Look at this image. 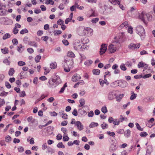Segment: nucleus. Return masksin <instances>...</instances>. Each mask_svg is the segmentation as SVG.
<instances>
[{
    "mask_svg": "<svg viewBox=\"0 0 155 155\" xmlns=\"http://www.w3.org/2000/svg\"><path fill=\"white\" fill-rule=\"evenodd\" d=\"M11 36L9 33H6L3 35L2 37V39L4 40H5L10 38Z\"/></svg>",
    "mask_w": 155,
    "mask_h": 155,
    "instance_id": "393cba45",
    "label": "nucleus"
},
{
    "mask_svg": "<svg viewBox=\"0 0 155 155\" xmlns=\"http://www.w3.org/2000/svg\"><path fill=\"white\" fill-rule=\"evenodd\" d=\"M61 130L64 133L63 135H68L67 134V129L64 127H62L61 128Z\"/></svg>",
    "mask_w": 155,
    "mask_h": 155,
    "instance_id": "f704fd0d",
    "label": "nucleus"
},
{
    "mask_svg": "<svg viewBox=\"0 0 155 155\" xmlns=\"http://www.w3.org/2000/svg\"><path fill=\"white\" fill-rule=\"evenodd\" d=\"M27 120L28 122L33 123L35 121V119H33L32 117L30 116L27 118Z\"/></svg>",
    "mask_w": 155,
    "mask_h": 155,
    "instance_id": "e433bc0d",
    "label": "nucleus"
},
{
    "mask_svg": "<svg viewBox=\"0 0 155 155\" xmlns=\"http://www.w3.org/2000/svg\"><path fill=\"white\" fill-rule=\"evenodd\" d=\"M28 45L31 46L37 47L38 46L37 43L35 41H30L28 42Z\"/></svg>",
    "mask_w": 155,
    "mask_h": 155,
    "instance_id": "a878e982",
    "label": "nucleus"
},
{
    "mask_svg": "<svg viewBox=\"0 0 155 155\" xmlns=\"http://www.w3.org/2000/svg\"><path fill=\"white\" fill-rule=\"evenodd\" d=\"M124 35V34L123 32L119 33L114 38L115 41L119 43L123 41V38Z\"/></svg>",
    "mask_w": 155,
    "mask_h": 155,
    "instance_id": "20e7f679",
    "label": "nucleus"
},
{
    "mask_svg": "<svg viewBox=\"0 0 155 155\" xmlns=\"http://www.w3.org/2000/svg\"><path fill=\"white\" fill-rule=\"evenodd\" d=\"M5 141L7 142H9L11 140V138L9 136H8L5 137Z\"/></svg>",
    "mask_w": 155,
    "mask_h": 155,
    "instance_id": "052dcab7",
    "label": "nucleus"
},
{
    "mask_svg": "<svg viewBox=\"0 0 155 155\" xmlns=\"http://www.w3.org/2000/svg\"><path fill=\"white\" fill-rule=\"evenodd\" d=\"M62 33V32L60 30H56L54 32V35L55 36L58 35H59L61 34Z\"/></svg>",
    "mask_w": 155,
    "mask_h": 155,
    "instance_id": "a18cd8bd",
    "label": "nucleus"
},
{
    "mask_svg": "<svg viewBox=\"0 0 155 155\" xmlns=\"http://www.w3.org/2000/svg\"><path fill=\"white\" fill-rule=\"evenodd\" d=\"M149 16V13L145 14L144 12H143L140 14L139 15V18L140 19L143 23L146 24L147 22L146 21V18L148 19H149V18H148V16Z\"/></svg>",
    "mask_w": 155,
    "mask_h": 155,
    "instance_id": "7ed1b4c3",
    "label": "nucleus"
},
{
    "mask_svg": "<svg viewBox=\"0 0 155 155\" xmlns=\"http://www.w3.org/2000/svg\"><path fill=\"white\" fill-rule=\"evenodd\" d=\"M124 97V94H120L116 97V99L117 101H120Z\"/></svg>",
    "mask_w": 155,
    "mask_h": 155,
    "instance_id": "5701e85b",
    "label": "nucleus"
},
{
    "mask_svg": "<svg viewBox=\"0 0 155 155\" xmlns=\"http://www.w3.org/2000/svg\"><path fill=\"white\" fill-rule=\"evenodd\" d=\"M26 95L25 92L24 91H23L20 92L19 96L20 97H24Z\"/></svg>",
    "mask_w": 155,
    "mask_h": 155,
    "instance_id": "e2e57ef3",
    "label": "nucleus"
},
{
    "mask_svg": "<svg viewBox=\"0 0 155 155\" xmlns=\"http://www.w3.org/2000/svg\"><path fill=\"white\" fill-rule=\"evenodd\" d=\"M13 44L15 45H17L18 43L17 39L16 38H14L12 40Z\"/></svg>",
    "mask_w": 155,
    "mask_h": 155,
    "instance_id": "8fccbe9b",
    "label": "nucleus"
},
{
    "mask_svg": "<svg viewBox=\"0 0 155 155\" xmlns=\"http://www.w3.org/2000/svg\"><path fill=\"white\" fill-rule=\"evenodd\" d=\"M129 24L128 22L126 21L122 23L120 26L121 28H123L125 27L126 28L129 27Z\"/></svg>",
    "mask_w": 155,
    "mask_h": 155,
    "instance_id": "aec40b11",
    "label": "nucleus"
},
{
    "mask_svg": "<svg viewBox=\"0 0 155 155\" xmlns=\"http://www.w3.org/2000/svg\"><path fill=\"white\" fill-rule=\"evenodd\" d=\"M107 133L108 135L112 136V137H114L115 135V133L114 132H111L110 131H107Z\"/></svg>",
    "mask_w": 155,
    "mask_h": 155,
    "instance_id": "13d9d810",
    "label": "nucleus"
},
{
    "mask_svg": "<svg viewBox=\"0 0 155 155\" xmlns=\"http://www.w3.org/2000/svg\"><path fill=\"white\" fill-rule=\"evenodd\" d=\"M50 114L51 116L53 117L56 116L58 115V114L55 111L50 112Z\"/></svg>",
    "mask_w": 155,
    "mask_h": 155,
    "instance_id": "6e6d98bb",
    "label": "nucleus"
},
{
    "mask_svg": "<svg viewBox=\"0 0 155 155\" xmlns=\"http://www.w3.org/2000/svg\"><path fill=\"white\" fill-rule=\"evenodd\" d=\"M23 47L21 44L17 46V50L19 52L21 53L24 50Z\"/></svg>",
    "mask_w": 155,
    "mask_h": 155,
    "instance_id": "6ab92c4d",
    "label": "nucleus"
},
{
    "mask_svg": "<svg viewBox=\"0 0 155 155\" xmlns=\"http://www.w3.org/2000/svg\"><path fill=\"white\" fill-rule=\"evenodd\" d=\"M117 147L116 144H112L110 147L109 150L110 152H114L117 149Z\"/></svg>",
    "mask_w": 155,
    "mask_h": 155,
    "instance_id": "2eb2a0df",
    "label": "nucleus"
},
{
    "mask_svg": "<svg viewBox=\"0 0 155 155\" xmlns=\"http://www.w3.org/2000/svg\"><path fill=\"white\" fill-rule=\"evenodd\" d=\"M27 50L30 54H32L34 52V50L32 48H28Z\"/></svg>",
    "mask_w": 155,
    "mask_h": 155,
    "instance_id": "774afa93",
    "label": "nucleus"
},
{
    "mask_svg": "<svg viewBox=\"0 0 155 155\" xmlns=\"http://www.w3.org/2000/svg\"><path fill=\"white\" fill-rule=\"evenodd\" d=\"M140 135L141 137H144L146 136L147 135V134L145 132H141Z\"/></svg>",
    "mask_w": 155,
    "mask_h": 155,
    "instance_id": "bf43d9fd",
    "label": "nucleus"
},
{
    "mask_svg": "<svg viewBox=\"0 0 155 155\" xmlns=\"http://www.w3.org/2000/svg\"><path fill=\"white\" fill-rule=\"evenodd\" d=\"M57 63L56 62H54L51 63L50 65V68L51 69H55L57 67Z\"/></svg>",
    "mask_w": 155,
    "mask_h": 155,
    "instance_id": "bb28decb",
    "label": "nucleus"
},
{
    "mask_svg": "<svg viewBox=\"0 0 155 155\" xmlns=\"http://www.w3.org/2000/svg\"><path fill=\"white\" fill-rule=\"evenodd\" d=\"M101 111L104 114L106 113L107 110L106 107H103L101 108Z\"/></svg>",
    "mask_w": 155,
    "mask_h": 155,
    "instance_id": "864d4df0",
    "label": "nucleus"
},
{
    "mask_svg": "<svg viewBox=\"0 0 155 155\" xmlns=\"http://www.w3.org/2000/svg\"><path fill=\"white\" fill-rule=\"evenodd\" d=\"M3 62L6 65H9L10 63V62L8 59H5L3 61Z\"/></svg>",
    "mask_w": 155,
    "mask_h": 155,
    "instance_id": "4d7b16f0",
    "label": "nucleus"
},
{
    "mask_svg": "<svg viewBox=\"0 0 155 155\" xmlns=\"http://www.w3.org/2000/svg\"><path fill=\"white\" fill-rule=\"evenodd\" d=\"M45 4L47 5L50 4L51 5H53L54 4V2L52 0H46Z\"/></svg>",
    "mask_w": 155,
    "mask_h": 155,
    "instance_id": "4c0bfd02",
    "label": "nucleus"
},
{
    "mask_svg": "<svg viewBox=\"0 0 155 155\" xmlns=\"http://www.w3.org/2000/svg\"><path fill=\"white\" fill-rule=\"evenodd\" d=\"M151 76L152 74H146L145 75H144L143 76L142 75V78H146L151 77Z\"/></svg>",
    "mask_w": 155,
    "mask_h": 155,
    "instance_id": "3c124183",
    "label": "nucleus"
},
{
    "mask_svg": "<svg viewBox=\"0 0 155 155\" xmlns=\"http://www.w3.org/2000/svg\"><path fill=\"white\" fill-rule=\"evenodd\" d=\"M59 114L61 115L62 118L65 119H67L68 118V115L66 113H64V111H61L59 112Z\"/></svg>",
    "mask_w": 155,
    "mask_h": 155,
    "instance_id": "a211bd4d",
    "label": "nucleus"
},
{
    "mask_svg": "<svg viewBox=\"0 0 155 155\" xmlns=\"http://www.w3.org/2000/svg\"><path fill=\"white\" fill-rule=\"evenodd\" d=\"M63 68L64 71L66 72L70 71L71 70V68L68 66V67L67 66H65V64L63 65Z\"/></svg>",
    "mask_w": 155,
    "mask_h": 155,
    "instance_id": "cd10ccee",
    "label": "nucleus"
},
{
    "mask_svg": "<svg viewBox=\"0 0 155 155\" xmlns=\"http://www.w3.org/2000/svg\"><path fill=\"white\" fill-rule=\"evenodd\" d=\"M137 94H134L131 96L130 99L132 100L135 99L137 97Z\"/></svg>",
    "mask_w": 155,
    "mask_h": 155,
    "instance_id": "0e129e2a",
    "label": "nucleus"
},
{
    "mask_svg": "<svg viewBox=\"0 0 155 155\" xmlns=\"http://www.w3.org/2000/svg\"><path fill=\"white\" fill-rule=\"evenodd\" d=\"M80 105H79V107H81L84 106L85 104V100L84 99H81L79 100Z\"/></svg>",
    "mask_w": 155,
    "mask_h": 155,
    "instance_id": "c85d7f7f",
    "label": "nucleus"
},
{
    "mask_svg": "<svg viewBox=\"0 0 155 155\" xmlns=\"http://www.w3.org/2000/svg\"><path fill=\"white\" fill-rule=\"evenodd\" d=\"M57 24L60 25H62L64 24V21L61 19H59L57 22Z\"/></svg>",
    "mask_w": 155,
    "mask_h": 155,
    "instance_id": "69168bd1",
    "label": "nucleus"
},
{
    "mask_svg": "<svg viewBox=\"0 0 155 155\" xmlns=\"http://www.w3.org/2000/svg\"><path fill=\"white\" fill-rule=\"evenodd\" d=\"M101 127L103 129H105L108 127V125L107 124L104 122L103 124L101 125Z\"/></svg>",
    "mask_w": 155,
    "mask_h": 155,
    "instance_id": "473e14b6",
    "label": "nucleus"
},
{
    "mask_svg": "<svg viewBox=\"0 0 155 155\" xmlns=\"http://www.w3.org/2000/svg\"><path fill=\"white\" fill-rule=\"evenodd\" d=\"M117 94L116 91H110L108 95V99L109 100H112L113 99L115 96Z\"/></svg>",
    "mask_w": 155,
    "mask_h": 155,
    "instance_id": "6e6552de",
    "label": "nucleus"
},
{
    "mask_svg": "<svg viewBox=\"0 0 155 155\" xmlns=\"http://www.w3.org/2000/svg\"><path fill=\"white\" fill-rule=\"evenodd\" d=\"M93 29L90 28H83V27L80 28L78 31V33L81 36H84L90 32L91 35L93 33Z\"/></svg>",
    "mask_w": 155,
    "mask_h": 155,
    "instance_id": "f257e3e1",
    "label": "nucleus"
},
{
    "mask_svg": "<svg viewBox=\"0 0 155 155\" xmlns=\"http://www.w3.org/2000/svg\"><path fill=\"white\" fill-rule=\"evenodd\" d=\"M127 119L126 118H124L123 117L122 115H120L119 119L118 120L119 123L122 122L124 120Z\"/></svg>",
    "mask_w": 155,
    "mask_h": 155,
    "instance_id": "79ce46f5",
    "label": "nucleus"
},
{
    "mask_svg": "<svg viewBox=\"0 0 155 155\" xmlns=\"http://www.w3.org/2000/svg\"><path fill=\"white\" fill-rule=\"evenodd\" d=\"M74 49L77 51H83V48L81 45V43L79 42H75L74 44Z\"/></svg>",
    "mask_w": 155,
    "mask_h": 155,
    "instance_id": "423d86ee",
    "label": "nucleus"
},
{
    "mask_svg": "<svg viewBox=\"0 0 155 155\" xmlns=\"http://www.w3.org/2000/svg\"><path fill=\"white\" fill-rule=\"evenodd\" d=\"M81 79L80 75L77 74H75L72 78V81L74 82H76Z\"/></svg>",
    "mask_w": 155,
    "mask_h": 155,
    "instance_id": "ddd939ff",
    "label": "nucleus"
},
{
    "mask_svg": "<svg viewBox=\"0 0 155 155\" xmlns=\"http://www.w3.org/2000/svg\"><path fill=\"white\" fill-rule=\"evenodd\" d=\"M75 126L77 127L78 129L80 131L84 129L83 125L79 121H76Z\"/></svg>",
    "mask_w": 155,
    "mask_h": 155,
    "instance_id": "f8f14e48",
    "label": "nucleus"
},
{
    "mask_svg": "<svg viewBox=\"0 0 155 155\" xmlns=\"http://www.w3.org/2000/svg\"><path fill=\"white\" fill-rule=\"evenodd\" d=\"M90 11L91 12L92 14L91 15L89 16V17H95L97 16L96 14L95 13L93 9H91Z\"/></svg>",
    "mask_w": 155,
    "mask_h": 155,
    "instance_id": "58836bf2",
    "label": "nucleus"
},
{
    "mask_svg": "<svg viewBox=\"0 0 155 155\" xmlns=\"http://www.w3.org/2000/svg\"><path fill=\"white\" fill-rule=\"evenodd\" d=\"M18 29L16 27H14L12 31V33L15 35H16L18 32Z\"/></svg>",
    "mask_w": 155,
    "mask_h": 155,
    "instance_id": "49530a36",
    "label": "nucleus"
},
{
    "mask_svg": "<svg viewBox=\"0 0 155 155\" xmlns=\"http://www.w3.org/2000/svg\"><path fill=\"white\" fill-rule=\"evenodd\" d=\"M130 133L131 131L130 130H127L124 132V135L127 137H128L130 135Z\"/></svg>",
    "mask_w": 155,
    "mask_h": 155,
    "instance_id": "412c9836",
    "label": "nucleus"
},
{
    "mask_svg": "<svg viewBox=\"0 0 155 155\" xmlns=\"http://www.w3.org/2000/svg\"><path fill=\"white\" fill-rule=\"evenodd\" d=\"M65 64V66L69 67L71 68L72 67L74 63L73 60H65L64 63L63 64V65Z\"/></svg>",
    "mask_w": 155,
    "mask_h": 155,
    "instance_id": "9d476101",
    "label": "nucleus"
},
{
    "mask_svg": "<svg viewBox=\"0 0 155 155\" xmlns=\"http://www.w3.org/2000/svg\"><path fill=\"white\" fill-rule=\"evenodd\" d=\"M73 13H71L69 18L65 20V23L66 24H68L69 22L71 21L73 17Z\"/></svg>",
    "mask_w": 155,
    "mask_h": 155,
    "instance_id": "f3484780",
    "label": "nucleus"
},
{
    "mask_svg": "<svg viewBox=\"0 0 155 155\" xmlns=\"http://www.w3.org/2000/svg\"><path fill=\"white\" fill-rule=\"evenodd\" d=\"M28 32V30L26 28H25L22 29L20 31V33L21 34L23 35L25 33H26Z\"/></svg>",
    "mask_w": 155,
    "mask_h": 155,
    "instance_id": "a19ab883",
    "label": "nucleus"
},
{
    "mask_svg": "<svg viewBox=\"0 0 155 155\" xmlns=\"http://www.w3.org/2000/svg\"><path fill=\"white\" fill-rule=\"evenodd\" d=\"M109 2L114 5H116L117 4H119V0H108Z\"/></svg>",
    "mask_w": 155,
    "mask_h": 155,
    "instance_id": "c756f323",
    "label": "nucleus"
},
{
    "mask_svg": "<svg viewBox=\"0 0 155 155\" xmlns=\"http://www.w3.org/2000/svg\"><path fill=\"white\" fill-rule=\"evenodd\" d=\"M136 32L141 37V38H144L145 36V32L143 27L139 25L136 28Z\"/></svg>",
    "mask_w": 155,
    "mask_h": 155,
    "instance_id": "f03ea898",
    "label": "nucleus"
},
{
    "mask_svg": "<svg viewBox=\"0 0 155 155\" xmlns=\"http://www.w3.org/2000/svg\"><path fill=\"white\" fill-rule=\"evenodd\" d=\"M120 68L121 70L124 71H125L127 70V68L124 64H121L120 65Z\"/></svg>",
    "mask_w": 155,
    "mask_h": 155,
    "instance_id": "37998d69",
    "label": "nucleus"
},
{
    "mask_svg": "<svg viewBox=\"0 0 155 155\" xmlns=\"http://www.w3.org/2000/svg\"><path fill=\"white\" fill-rule=\"evenodd\" d=\"M113 123V124L116 125H118L120 124L118 120L117 119H114Z\"/></svg>",
    "mask_w": 155,
    "mask_h": 155,
    "instance_id": "de8ad7c7",
    "label": "nucleus"
},
{
    "mask_svg": "<svg viewBox=\"0 0 155 155\" xmlns=\"http://www.w3.org/2000/svg\"><path fill=\"white\" fill-rule=\"evenodd\" d=\"M140 46V44L138 43H131L128 45V48L130 50H136L138 49Z\"/></svg>",
    "mask_w": 155,
    "mask_h": 155,
    "instance_id": "39448f33",
    "label": "nucleus"
},
{
    "mask_svg": "<svg viewBox=\"0 0 155 155\" xmlns=\"http://www.w3.org/2000/svg\"><path fill=\"white\" fill-rule=\"evenodd\" d=\"M67 87V84L66 83L64 84L63 87H62L61 88L60 91L59 92V93L61 94V93H63L64 92V90H65V88L66 87Z\"/></svg>",
    "mask_w": 155,
    "mask_h": 155,
    "instance_id": "c9c22d12",
    "label": "nucleus"
},
{
    "mask_svg": "<svg viewBox=\"0 0 155 155\" xmlns=\"http://www.w3.org/2000/svg\"><path fill=\"white\" fill-rule=\"evenodd\" d=\"M67 56H68L74 58L75 55L72 51H69L67 53Z\"/></svg>",
    "mask_w": 155,
    "mask_h": 155,
    "instance_id": "7c9ffc66",
    "label": "nucleus"
},
{
    "mask_svg": "<svg viewBox=\"0 0 155 155\" xmlns=\"http://www.w3.org/2000/svg\"><path fill=\"white\" fill-rule=\"evenodd\" d=\"M93 61L91 60H89L86 61L84 63V64L87 66H88L91 65Z\"/></svg>",
    "mask_w": 155,
    "mask_h": 155,
    "instance_id": "b1692460",
    "label": "nucleus"
},
{
    "mask_svg": "<svg viewBox=\"0 0 155 155\" xmlns=\"http://www.w3.org/2000/svg\"><path fill=\"white\" fill-rule=\"evenodd\" d=\"M117 84L118 86H119L121 87H124L127 86V83L126 81H119L114 82L113 84Z\"/></svg>",
    "mask_w": 155,
    "mask_h": 155,
    "instance_id": "0eeeda50",
    "label": "nucleus"
},
{
    "mask_svg": "<svg viewBox=\"0 0 155 155\" xmlns=\"http://www.w3.org/2000/svg\"><path fill=\"white\" fill-rule=\"evenodd\" d=\"M100 49V53L101 55L104 54L106 51L107 49V45L105 44H103L101 45Z\"/></svg>",
    "mask_w": 155,
    "mask_h": 155,
    "instance_id": "1a4fd4ad",
    "label": "nucleus"
},
{
    "mask_svg": "<svg viewBox=\"0 0 155 155\" xmlns=\"http://www.w3.org/2000/svg\"><path fill=\"white\" fill-rule=\"evenodd\" d=\"M98 125V124L97 123L94 122H92L90 125V127H97Z\"/></svg>",
    "mask_w": 155,
    "mask_h": 155,
    "instance_id": "2f4dec72",
    "label": "nucleus"
},
{
    "mask_svg": "<svg viewBox=\"0 0 155 155\" xmlns=\"http://www.w3.org/2000/svg\"><path fill=\"white\" fill-rule=\"evenodd\" d=\"M138 68H140L144 67L145 69H146L148 67V64L145 63L143 61L140 62L137 65Z\"/></svg>",
    "mask_w": 155,
    "mask_h": 155,
    "instance_id": "4468645a",
    "label": "nucleus"
},
{
    "mask_svg": "<svg viewBox=\"0 0 155 155\" xmlns=\"http://www.w3.org/2000/svg\"><path fill=\"white\" fill-rule=\"evenodd\" d=\"M108 50L110 53H113L116 51L117 47L116 46L114 45L111 44L108 46Z\"/></svg>",
    "mask_w": 155,
    "mask_h": 155,
    "instance_id": "9b49d317",
    "label": "nucleus"
},
{
    "mask_svg": "<svg viewBox=\"0 0 155 155\" xmlns=\"http://www.w3.org/2000/svg\"><path fill=\"white\" fill-rule=\"evenodd\" d=\"M15 72V70L13 68H11L9 70L8 74L10 76H12L13 75Z\"/></svg>",
    "mask_w": 155,
    "mask_h": 155,
    "instance_id": "dca6fc26",
    "label": "nucleus"
},
{
    "mask_svg": "<svg viewBox=\"0 0 155 155\" xmlns=\"http://www.w3.org/2000/svg\"><path fill=\"white\" fill-rule=\"evenodd\" d=\"M18 151L20 152H22L24 151V148L22 147L19 146L18 148Z\"/></svg>",
    "mask_w": 155,
    "mask_h": 155,
    "instance_id": "680f3d73",
    "label": "nucleus"
},
{
    "mask_svg": "<svg viewBox=\"0 0 155 155\" xmlns=\"http://www.w3.org/2000/svg\"><path fill=\"white\" fill-rule=\"evenodd\" d=\"M57 147L59 148H64L65 147L64 146L62 142L59 143L57 145Z\"/></svg>",
    "mask_w": 155,
    "mask_h": 155,
    "instance_id": "09e8293b",
    "label": "nucleus"
},
{
    "mask_svg": "<svg viewBox=\"0 0 155 155\" xmlns=\"http://www.w3.org/2000/svg\"><path fill=\"white\" fill-rule=\"evenodd\" d=\"M18 64L19 66H23L25 65V63L22 61H20L18 62Z\"/></svg>",
    "mask_w": 155,
    "mask_h": 155,
    "instance_id": "5fc2aeb1",
    "label": "nucleus"
},
{
    "mask_svg": "<svg viewBox=\"0 0 155 155\" xmlns=\"http://www.w3.org/2000/svg\"><path fill=\"white\" fill-rule=\"evenodd\" d=\"M1 51L2 53L4 54H7L8 53V48L5 47L3 48H2L1 49Z\"/></svg>",
    "mask_w": 155,
    "mask_h": 155,
    "instance_id": "4be33fe9",
    "label": "nucleus"
},
{
    "mask_svg": "<svg viewBox=\"0 0 155 155\" xmlns=\"http://www.w3.org/2000/svg\"><path fill=\"white\" fill-rule=\"evenodd\" d=\"M72 114L74 116H77L78 115V113L77 110L76 109H74L73 111L72 112Z\"/></svg>",
    "mask_w": 155,
    "mask_h": 155,
    "instance_id": "338daca9",
    "label": "nucleus"
},
{
    "mask_svg": "<svg viewBox=\"0 0 155 155\" xmlns=\"http://www.w3.org/2000/svg\"><path fill=\"white\" fill-rule=\"evenodd\" d=\"M41 58V57L40 55H38L35 58V61L36 62H38L39 61L40 59Z\"/></svg>",
    "mask_w": 155,
    "mask_h": 155,
    "instance_id": "ea45409f",
    "label": "nucleus"
},
{
    "mask_svg": "<svg viewBox=\"0 0 155 155\" xmlns=\"http://www.w3.org/2000/svg\"><path fill=\"white\" fill-rule=\"evenodd\" d=\"M93 74L96 75H98L100 73V71L98 69H94L92 71Z\"/></svg>",
    "mask_w": 155,
    "mask_h": 155,
    "instance_id": "72a5a7b5",
    "label": "nucleus"
},
{
    "mask_svg": "<svg viewBox=\"0 0 155 155\" xmlns=\"http://www.w3.org/2000/svg\"><path fill=\"white\" fill-rule=\"evenodd\" d=\"M135 125L137 127V129L138 130L140 131H143V128L141 127L138 123H136Z\"/></svg>",
    "mask_w": 155,
    "mask_h": 155,
    "instance_id": "c03bdc74",
    "label": "nucleus"
},
{
    "mask_svg": "<svg viewBox=\"0 0 155 155\" xmlns=\"http://www.w3.org/2000/svg\"><path fill=\"white\" fill-rule=\"evenodd\" d=\"M69 139V137L68 136V135H63V140L64 141H67Z\"/></svg>",
    "mask_w": 155,
    "mask_h": 155,
    "instance_id": "603ef678",
    "label": "nucleus"
}]
</instances>
